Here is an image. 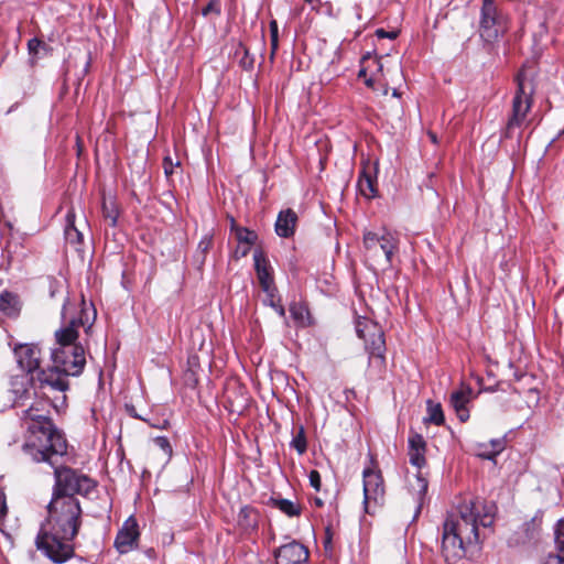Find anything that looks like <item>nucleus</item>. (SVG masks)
Wrapping results in <instances>:
<instances>
[{
    "mask_svg": "<svg viewBox=\"0 0 564 564\" xmlns=\"http://www.w3.org/2000/svg\"><path fill=\"white\" fill-rule=\"evenodd\" d=\"M496 506L480 499L462 502L456 512L447 516L443 525L442 550L446 561H456L465 554V547L479 541V525L494 523Z\"/></svg>",
    "mask_w": 564,
    "mask_h": 564,
    "instance_id": "3",
    "label": "nucleus"
},
{
    "mask_svg": "<svg viewBox=\"0 0 564 564\" xmlns=\"http://www.w3.org/2000/svg\"><path fill=\"white\" fill-rule=\"evenodd\" d=\"M173 167H174V164H173L171 158H169V156L164 158L163 169H164V172H165L166 176L172 175Z\"/></svg>",
    "mask_w": 564,
    "mask_h": 564,
    "instance_id": "39",
    "label": "nucleus"
},
{
    "mask_svg": "<svg viewBox=\"0 0 564 564\" xmlns=\"http://www.w3.org/2000/svg\"><path fill=\"white\" fill-rule=\"evenodd\" d=\"M65 239L67 243L74 246L76 249L83 241V234L74 225V215L67 214V226L65 228Z\"/></svg>",
    "mask_w": 564,
    "mask_h": 564,
    "instance_id": "24",
    "label": "nucleus"
},
{
    "mask_svg": "<svg viewBox=\"0 0 564 564\" xmlns=\"http://www.w3.org/2000/svg\"><path fill=\"white\" fill-rule=\"evenodd\" d=\"M291 446L296 449V452L302 455L306 452L307 443L305 437V431L303 426H300L297 433L294 435Z\"/></svg>",
    "mask_w": 564,
    "mask_h": 564,
    "instance_id": "29",
    "label": "nucleus"
},
{
    "mask_svg": "<svg viewBox=\"0 0 564 564\" xmlns=\"http://www.w3.org/2000/svg\"><path fill=\"white\" fill-rule=\"evenodd\" d=\"M129 413L137 419H142L139 414H137V411L134 410L133 406L129 409Z\"/></svg>",
    "mask_w": 564,
    "mask_h": 564,
    "instance_id": "46",
    "label": "nucleus"
},
{
    "mask_svg": "<svg viewBox=\"0 0 564 564\" xmlns=\"http://www.w3.org/2000/svg\"><path fill=\"white\" fill-rule=\"evenodd\" d=\"M544 564H564V555L558 552L557 554H549Z\"/></svg>",
    "mask_w": 564,
    "mask_h": 564,
    "instance_id": "37",
    "label": "nucleus"
},
{
    "mask_svg": "<svg viewBox=\"0 0 564 564\" xmlns=\"http://www.w3.org/2000/svg\"><path fill=\"white\" fill-rule=\"evenodd\" d=\"M253 260H254L257 276H258L259 283L261 285V289L263 291H272V288L275 285H274L273 276L271 274L268 261L265 260V258L263 257V254L260 251L254 252Z\"/></svg>",
    "mask_w": 564,
    "mask_h": 564,
    "instance_id": "18",
    "label": "nucleus"
},
{
    "mask_svg": "<svg viewBox=\"0 0 564 564\" xmlns=\"http://www.w3.org/2000/svg\"><path fill=\"white\" fill-rule=\"evenodd\" d=\"M270 32H271V57H273L274 53L278 48V24H276V21L270 22Z\"/></svg>",
    "mask_w": 564,
    "mask_h": 564,
    "instance_id": "34",
    "label": "nucleus"
},
{
    "mask_svg": "<svg viewBox=\"0 0 564 564\" xmlns=\"http://www.w3.org/2000/svg\"><path fill=\"white\" fill-rule=\"evenodd\" d=\"M378 68L380 72H382V64L379 63Z\"/></svg>",
    "mask_w": 564,
    "mask_h": 564,
    "instance_id": "52",
    "label": "nucleus"
},
{
    "mask_svg": "<svg viewBox=\"0 0 564 564\" xmlns=\"http://www.w3.org/2000/svg\"><path fill=\"white\" fill-rule=\"evenodd\" d=\"M362 75H365V70H364V69H361V70L359 72V76H362Z\"/></svg>",
    "mask_w": 564,
    "mask_h": 564,
    "instance_id": "53",
    "label": "nucleus"
},
{
    "mask_svg": "<svg viewBox=\"0 0 564 564\" xmlns=\"http://www.w3.org/2000/svg\"><path fill=\"white\" fill-rule=\"evenodd\" d=\"M358 188L362 196L366 198H372L377 194L376 180L370 173L364 171L358 180Z\"/></svg>",
    "mask_w": 564,
    "mask_h": 564,
    "instance_id": "23",
    "label": "nucleus"
},
{
    "mask_svg": "<svg viewBox=\"0 0 564 564\" xmlns=\"http://www.w3.org/2000/svg\"><path fill=\"white\" fill-rule=\"evenodd\" d=\"M139 525L133 517L128 518L115 540V547L121 554L128 553L137 546L139 540Z\"/></svg>",
    "mask_w": 564,
    "mask_h": 564,
    "instance_id": "11",
    "label": "nucleus"
},
{
    "mask_svg": "<svg viewBox=\"0 0 564 564\" xmlns=\"http://www.w3.org/2000/svg\"><path fill=\"white\" fill-rule=\"evenodd\" d=\"M210 245V239H205L199 242V248H202L204 251L208 249Z\"/></svg>",
    "mask_w": 564,
    "mask_h": 564,
    "instance_id": "44",
    "label": "nucleus"
},
{
    "mask_svg": "<svg viewBox=\"0 0 564 564\" xmlns=\"http://www.w3.org/2000/svg\"><path fill=\"white\" fill-rule=\"evenodd\" d=\"M427 417L425 422L433 423L435 425H442L444 423V414L440 403L427 401Z\"/></svg>",
    "mask_w": 564,
    "mask_h": 564,
    "instance_id": "26",
    "label": "nucleus"
},
{
    "mask_svg": "<svg viewBox=\"0 0 564 564\" xmlns=\"http://www.w3.org/2000/svg\"><path fill=\"white\" fill-rule=\"evenodd\" d=\"M153 442L167 457L172 455V446L166 437L158 436Z\"/></svg>",
    "mask_w": 564,
    "mask_h": 564,
    "instance_id": "33",
    "label": "nucleus"
},
{
    "mask_svg": "<svg viewBox=\"0 0 564 564\" xmlns=\"http://www.w3.org/2000/svg\"><path fill=\"white\" fill-rule=\"evenodd\" d=\"M297 216L292 209L280 212L276 223L275 232L278 236L289 238L294 234Z\"/></svg>",
    "mask_w": 564,
    "mask_h": 564,
    "instance_id": "19",
    "label": "nucleus"
},
{
    "mask_svg": "<svg viewBox=\"0 0 564 564\" xmlns=\"http://www.w3.org/2000/svg\"><path fill=\"white\" fill-rule=\"evenodd\" d=\"M242 53L240 57L239 64L242 68L250 70L253 68L254 58L249 54V51L246 46L239 45V48L236 51V54Z\"/></svg>",
    "mask_w": 564,
    "mask_h": 564,
    "instance_id": "31",
    "label": "nucleus"
},
{
    "mask_svg": "<svg viewBox=\"0 0 564 564\" xmlns=\"http://www.w3.org/2000/svg\"><path fill=\"white\" fill-rule=\"evenodd\" d=\"M250 247H251V246L242 245V247H241V248L239 247V248L236 250V252H237V253H238V252H240V256L245 257V256L249 252Z\"/></svg>",
    "mask_w": 564,
    "mask_h": 564,
    "instance_id": "42",
    "label": "nucleus"
},
{
    "mask_svg": "<svg viewBox=\"0 0 564 564\" xmlns=\"http://www.w3.org/2000/svg\"><path fill=\"white\" fill-rule=\"evenodd\" d=\"M45 402H36L23 411L22 420L26 424V438L23 452L31 459H54L67 447L64 434L55 426L44 411Z\"/></svg>",
    "mask_w": 564,
    "mask_h": 564,
    "instance_id": "4",
    "label": "nucleus"
},
{
    "mask_svg": "<svg viewBox=\"0 0 564 564\" xmlns=\"http://www.w3.org/2000/svg\"><path fill=\"white\" fill-rule=\"evenodd\" d=\"M275 560L278 564H304L308 560V551L303 544L293 541L276 550Z\"/></svg>",
    "mask_w": 564,
    "mask_h": 564,
    "instance_id": "14",
    "label": "nucleus"
},
{
    "mask_svg": "<svg viewBox=\"0 0 564 564\" xmlns=\"http://www.w3.org/2000/svg\"><path fill=\"white\" fill-rule=\"evenodd\" d=\"M67 447L56 458L50 459H32L35 463H47L54 469V486L52 496H73L88 495L95 488V481L88 476L64 466L68 459Z\"/></svg>",
    "mask_w": 564,
    "mask_h": 564,
    "instance_id": "5",
    "label": "nucleus"
},
{
    "mask_svg": "<svg viewBox=\"0 0 564 564\" xmlns=\"http://www.w3.org/2000/svg\"><path fill=\"white\" fill-rule=\"evenodd\" d=\"M364 246L368 258L391 264L393 254L399 248V238L394 232L381 230L380 232L366 231L364 234Z\"/></svg>",
    "mask_w": 564,
    "mask_h": 564,
    "instance_id": "7",
    "label": "nucleus"
},
{
    "mask_svg": "<svg viewBox=\"0 0 564 564\" xmlns=\"http://www.w3.org/2000/svg\"><path fill=\"white\" fill-rule=\"evenodd\" d=\"M429 138L431 139V141L433 143H437V138H436V134L434 132H429Z\"/></svg>",
    "mask_w": 564,
    "mask_h": 564,
    "instance_id": "45",
    "label": "nucleus"
},
{
    "mask_svg": "<svg viewBox=\"0 0 564 564\" xmlns=\"http://www.w3.org/2000/svg\"><path fill=\"white\" fill-rule=\"evenodd\" d=\"M290 313L295 319L303 318V308L301 306H296V305L291 306Z\"/></svg>",
    "mask_w": 564,
    "mask_h": 564,
    "instance_id": "40",
    "label": "nucleus"
},
{
    "mask_svg": "<svg viewBox=\"0 0 564 564\" xmlns=\"http://www.w3.org/2000/svg\"><path fill=\"white\" fill-rule=\"evenodd\" d=\"M497 8L492 0H484L481 8L480 35L487 42L495 41L500 33Z\"/></svg>",
    "mask_w": 564,
    "mask_h": 564,
    "instance_id": "10",
    "label": "nucleus"
},
{
    "mask_svg": "<svg viewBox=\"0 0 564 564\" xmlns=\"http://www.w3.org/2000/svg\"><path fill=\"white\" fill-rule=\"evenodd\" d=\"M57 401H58V399L56 398L55 402L53 403L54 408L58 406Z\"/></svg>",
    "mask_w": 564,
    "mask_h": 564,
    "instance_id": "51",
    "label": "nucleus"
},
{
    "mask_svg": "<svg viewBox=\"0 0 564 564\" xmlns=\"http://www.w3.org/2000/svg\"><path fill=\"white\" fill-rule=\"evenodd\" d=\"M314 502L317 507H322L324 505L323 500L321 498H315Z\"/></svg>",
    "mask_w": 564,
    "mask_h": 564,
    "instance_id": "47",
    "label": "nucleus"
},
{
    "mask_svg": "<svg viewBox=\"0 0 564 564\" xmlns=\"http://www.w3.org/2000/svg\"><path fill=\"white\" fill-rule=\"evenodd\" d=\"M554 543L556 551L564 555V519H560L554 527Z\"/></svg>",
    "mask_w": 564,
    "mask_h": 564,
    "instance_id": "30",
    "label": "nucleus"
},
{
    "mask_svg": "<svg viewBox=\"0 0 564 564\" xmlns=\"http://www.w3.org/2000/svg\"><path fill=\"white\" fill-rule=\"evenodd\" d=\"M102 213L107 220H109V224L111 226H115L118 218V210L112 202H107L106 199L102 203Z\"/></svg>",
    "mask_w": 564,
    "mask_h": 564,
    "instance_id": "32",
    "label": "nucleus"
},
{
    "mask_svg": "<svg viewBox=\"0 0 564 564\" xmlns=\"http://www.w3.org/2000/svg\"><path fill=\"white\" fill-rule=\"evenodd\" d=\"M376 34H377V36H378V37H380V39H383V37L394 39V37H395V33H393V32H391V33H390V32H387V31H384L383 29H379V30H377V31H376Z\"/></svg>",
    "mask_w": 564,
    "mask_h": 564,
    "instance_id": "41",
    "label": "nucleus"
},
{
    "mask_svg": "<svg viewBox=\"0 0 564 564\" xmlns=\"http://www.w3.org/2000/svg\"><path fill=\"white\" fill-rule=\"evenodd\" d=\"M17 362L22 371L31 373L39 369L41 364V349L36 345H20L14 349Z\"/></svg>",
    "mask_w": 564,
    "mask_h": 564,
    "instance_id": "12",
    "label": "nucleus"
},
{
    "mask_svg": "<svg viewBox=\"0 0 564 564\" xmlns=\"http://www.w3.org/2000/svg\"><path fill=\"white\" fill-rule=\"evenodd\" d=\"M231 230L235 232V237L240 245L252 246L258 236L254 231L249 230L246 227H239L234 218L230 219Z\"/></svg>",
    "mask_w": 564,
    "mask_h": 564,
    "instance_id": "22",
    "label": "nucleus"
},
{
    "mask_svg": "<svg viewBox=\"0 0 564 564\" xmlns=\"http://www.w3.org/2000/svg\"><path fill=\"white\" fill-rule=\"evenodd\" d=\"M366 85L371 87L373 85V80L371 78L367 79Z\"/></svg>",
    "mask_w": 564,
    "mask_h": 564,
    "instance_id": "48",
    "label": "nucleus"
},
{
    "mask_svg": "<svg viewBox=\"0 0 564 564\" xmlns=\"http://www.w3.org/2000/svg\"><path fill=\"white\" fill-rule=\"evenodd\" d=\"M471 393L473 391L469 387L462 386L458 390L453 391L449 398L451 405L463 422L469 417L466 405L470 401Z\"/></svg>",
    "mask_w": 564,
    "mask_h": 564,
    "instance_id": "16",
    "label": "nucleus"
},
{
    "mask_svg": "<svg viewBox=\"0 0 564 564\" xmlns=\"http://www.w3.org/2000/svg\"><path fill=\"white\" fill-rule=\"evenodd\" d=\"M392 95H393L394 97H399V96H400L397 89H393Z\"/></svg>",
    "mask_w": 564,
    "mask_h": 564,
    "instance_id": "49",
    "label": "nucleus"
},
{
    "mask_svg": "<svg viewBox=\"0 0 564 564\" xmlns=\"http://www.w3.org/2000/svg\"><path fill=\"white\" fill-rule=\"evenodd\" d=\"M356 332L359 338L364 339L366 349L369 351L370 359H378L381 364L384 361L386 341L380 326L368 319L359 318L356 323Z\"/></svg>",
    "mask_w": 564,
    "mask_h": 564,
    "instance_id": "8",
    "label": "nucleus"
},
{
    "mask_svg": "<svg viewBox=\"0 0 564 564\" xmlns=\"http://www.w3.org/2000/svg\"><path fill=\"white\" fill-rule=\"evenodd\" d=\"M427 480L420 473L408 478V490L415 502L414 518H416L422 510L427 494Z\"/></svg>",
    "mask_w": 564,
    "mask_h": 564,
    "instance_id": "15",
    "label": "nucleus"
},
{
    "mask_svg": "<svg viewBox=\"0 0 564 564\" xmlns=\"http://www.w3.org/2000/svg\"><path fill=\"white\" fill-rule=\"evenodd\" d=\"M311 486L318 491L321 489V475L317 470H311L308 475Z\"/></svg>",
    "mask_w": 564,
    "mask_h": 564,
    "instance_id": "36",
    "label": "nucleus"
},
{
    "mask_svg": "<svg viewBox=\"0 0 564 564\" xmlns=\"http://www.w3.org/2000/svg\"><path fill=\"white\" fill-rule=\"evenodd\" d=\"M68 307L64 303L62 325L55 330L56 347L52 349L53 365L42 369L36 375L39 389L44 394L61 393V404L66 401L65 392L69 389L68 377L79 376L86 365L85 350L77 344L78 329L87 324L86 312L82 308L79 316L67 318Z\"/></svg>",
    "mask_w": 564,
    "mask_h": 564,
    "instance_id": "1",
    "label": "nucleus"
},
{
    "mask_svg": "<svg viewBox=\"0 0 564 564\" xmlns=\"http://www.w3.org/2000/svg\"><path fill=\"white\" fill-rule=\"evenodd\" d=\"M425 449H426V442L423 438L422 435L414 433L409 438V459L410 463L421 468L425 465Z\"/></svg>",
    "mask_w": 564,
    "mask_h": 564,
    "instance_id": "17",
    "label": "nucleus"
},
{
    "mask_svg": "<svg viewBox=\"0 0 564 564\" xmlns=\"http://www.w3.org/2000/svg\"><path fill=\"white\" fill-rule=\"evenodd\" d=\"M43 46V42L36 37L29 40L28 42V51L30 55H37L40 47Z\"/></svg>",
    "mask_w": 564,
    "mask_h": 564,
    "instance_id": "35",
    "label": "nucleus"
},
{
    "mask_svg": "<svg viewBox=\"0 0 564 564\" xmlns=\"http://www.w3.org/2000/svg\"><path fill=\"white\" fill-rule=\"evenodd\" d=\"M263 292L267 294L264 303L268 304L269 306L273 307L281 317H284L285 310H284V306L281 304V299L278 295L276 288L273 286L272 291H263Z\"/></svg>",
    "mask_w": 564,
    "mask_h": 564,
    "instance_id": "28",
    "label": "nucleus"
},
{
    "mask_svg": "<svg viewBox=\"0 0 564 564\" xmlns=\"http://www.w3.org/2000/svg\"><path fill=\"white\" fill-rule=\"evenodd\" d=\"M330 544V538H327L326 541H325V545L326 547Z\"/></svg>",
    "mask_w": 564,
    "mask_h": 564,
    "instance_id": "50",
    "label": "nucleus"
},
{
    "mask_svg": "<svg viewBox=\"0 0 564 564\" xmlns=\"http://www.w3.org/2000/svg\"><path fill=\"white\" fill-rule=\"evenodd\" d=\"M541 527V519L532 518L530 521L525 522L522 525V532L524 534V538L522 539V542H530L538 538Z\"/></svg>",
    "mask_w": 564,
    "mask_h": 564,
    "instance_id": "25",
    "label": "nucleus"
},
{
    "mask_svg": "<svg viewBox=\"0 0 564 564\" xmlns=\"http://www.w3.org/2000/svg\"><path fill=\"white\" fill-rule=\"evenodd\" d=\"M517 84L518 88L512 100V111L506 126V137H511L514 128H520L525 123L527 115L532 106L534 87L524 72L518 74Z\"/></svg>",
    "mask_w": 564,
    "mask_h": 564,
    "instance_id": "6",
    "label": "nucleus"
},
{
    "mask_svg": "<svg viewBox=\"0 0 564 564\" xmlns=\"http://www.w3.org/2000/svg\"><path fill=\"white\" fill-rule=\"evenodd\" d=\"M364 476V507L367 513H373L384 502V482L380 471L367 468Z\"/></svg>",
    "mask_w": 564,
    "mask_h": 564,
    "instance_id": "9",
    "label": "nucleus"
},
{
    "mask_svg": "<svg viewBox=\"0 0 564 564\" xmlns=\"http://www.w3.org/2000/svg\"><path fill=\"white\" fill-rule=\"evenodd\" d=\"M272 505L289 517L300 516L301 513L300 507L288 499H272Z\"/></svg>",
    "mask_w": 564,
    "mask_h": 564,
    "instance_id": "27",
    "label": "nucleus"
},
{
    "mask_svg": "<svg viewBox=\"0 0 564 564\" xmlns=\"http://www.w3.org/2000/svg\"><path fill=\"white\" fill-rule=\"evenodd\" d=\"M216 12L217 14L220 13V9H219V6L217 2H209L204 9H203V14L204 15H207L209 12Z\"/></svg>",
    "mask_w": 564,
    "mask_h": 564,
    "instance_id": "38",
    "label": "nucleus"
},
{
    "mask_svg": "<svg viewBox=\"0 0 564 564\" xmlns=\"http://www.w3.org/2000/svg\"><path fill=\"white\" fill-rule=\"evenodd\" d=\"M150 425L153 426V427H156V429L164 430V429L167 427L169 421L167 420H163L162 424H156V422H153V423H150Z\"/></svg>",
    "mask_w": 564,
    "mask_h": 564,
    "instance_id": "43",
    "label": "nucleus"
},
{
    "mask_svg": "<svg viewBox=\"0 0 564 564\" xmlns=\"http://www.w3.org/2000/svg\"><path fill=\"white\" fill-rule=\"evenodd\" d=\"M20 311V302L18 295L9 291L0 293V312L7 316H15Z\"/></svg>",
    "mask_w": 564,
    "mask_h": 564,
    "instance_id": "20",
    "label": "nucleus"
},
{
    "mask_svg": "<svg viewBox=\"0 0 564 564\" xmlns=\"http://www.w3.org/2000/svg\"><path fill=\"white\" fill-rule=\"evenodd\" d=\"M31 386V378L28 373L12 376L10 379L9 395L6 400L0 402V408H11L19 404L25 394L29 392Z\"/></svg>",
    "mask_w": 564,
    "mask_h": 564,
    "instance_id": "13",
    "label": "nucleus"
},
{
    "mask_svg": "<svg viewBox=\"0 0 564 564\" xmlns=\"http://www.w3.org/2000/svg\"><path fill=\"white\" fill-rule=\"evenodd\" d=\"M46 513L36 536V547L53 562L64 563L74 555L72 541L82 525L79 500L73 496H52Z\"/></svg>",
    "mask_w": 564,
    "mask_h": 564,
    "instance_id": "2",
    "label": "nucleus"
},
{
    "mask_svg": "<svg viewBox=\"0 0 564 564\" xmlns=\"http://www.w3.org/2000/svg\"><path fill=\"white\" fill-rule=\"evenodd\" d=\"M505 448L501 440H492L489 444L480 443L477 445V456L484 459L494 460Z\"/></svg>",
    "mask_w": 564,
    "mask_h": 564,
    "instance_id": "21",
    "label": "nucleus"
}]
</instances>
